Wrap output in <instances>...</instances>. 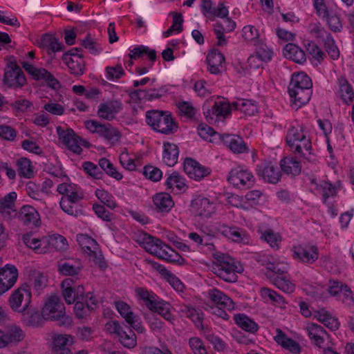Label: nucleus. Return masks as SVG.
I'll return each mask as SVG.
<instances>
[{"instance_id":"obj_1","label":"nucleus","mask_w":354,"mask_h":354,"mask_svg":"<svg viewBox=\"0 0 354 354\" xmlns=\"http://www.w3.org/2000/svg\"><path fill=\"white\" fill-rule=\"evenodd\" d=\"M312 85L310 78L304 73L292 74L288 91L293 108L299 109L309 102Z\"/></svg>"},{"instance_id":"obj_2","label":"nucleus","mask_w":354,"mask_h":354,"mask_svg":"<svg viewBox=\"0 0 354 354\" xmlns=\"http://www.w3.org/2000/svg\"><path fill=\"white\" fill-rule=\"evenodd\" d=\"M141 245L147 252L168 262H178L180 259V255L170 246L147 234H143Z\"/></svg>"},{"instance_id":"obj_3","label":"nucleus","mask_w":354,"mask_h":354,"mask_svg":"<svg viewBox=\"0 0 354 354\" xmlns=\"http://www.w3.org/2000/svg\"><path fill=\"white\" fill-rule=\"evenodd\" d=\"M41 316L44 319L59 322L60 326H68L72 323L71 318L66 315L64 304L57 295H51L46 301Z\"/></svg>"},{"instance_id":"obj_4","label":"nucleus","mask_w":354,"mask_h":354,"mask_svg":"<svg viewBox=\"0 0 354 354\" xmlns=\"http://www.w3.org/2000/svg\"><path fill=\"white\" fill-rule=\"evenodd\" d=\"M146 122L153 129L165 134L173 133L178 128L170 114L157 110L147 112Z\"/></svg>"},{"instance_id":"obj_5","label":"nucleus","mask_w":354,"mask_h":354,"mask_svg":"<svg viewBox=\"0 0 354 354\" xmlns=\"http://www.w3.org/2000/svg\"><path fill=\"white\" fill-rule=\"evenodd\" d=\"M243 270L242 266L234 259L226 257L212 266V272L225 281L232 283L237 281V273Z\"/></svg>"},{"instance_id":"obj_6","label":"nucleus","mask_w":354,"mask_h":354,"mask_svg":"<svg viewBox=\"0 0 354 354\" xmlns=\"http://www.w3.org/2000/svg\"><path fill=\"white\" fill-rule=\"evenodd\" d=\"M85 127L92 133H97L107 144L113 145L120 138V131L110 124H102L94 120L85 122Z\"/></svg>"},{"instance_id":"obj_7","label":"nucleus","mask_w":354,"mask_h":354,"mask_svg":"<svg viewBox=\"0 0 354 354\" xmlns=\"http://www.w3.org/2000/svg\"><path fill=\"white\" fill-rule=\"evenodd\" d=\"M227 181L234 187L245 189L254 184V177L248 168L238 165L232 168L227 176Z\"/></svg>"},{"instance_id":"obj_8","label":"nucleus","mask_w":354,"mask_h":354,"mask_svg":"<svg viewBox=\"0 0 354 354\" xmlns=\"http://www.w3.org/2000/svg\"><path fill=\"white\" fill-rule=\"evenodd\" d=\"M77 241L91 261L100 268L105 266L99 245L95 239L86 234H79L77 236Z\"/></svg>"},{"instance_id":"obj_9","label":"nucleus","mask_w":354,"mask_h":354,"mask_svg":"<svg viewBox=\"0 0 354 354\" xmlns=\"http://www.w3.org/2000/svg\"><path fill=\"white\" fill-rule=\"evenodd\" d=\"M31 298L30 288L27 284H24L15 290L10 295L9 304L14 311L25 313L28 310L31 302Z\"/></svg>"},{"instance_id":"obj_10","label":"nucleus","mask_w":354,"mask_h":354,"mask_svg":"<svg viewBox=\"0 0 354 354\" xmlns=\"http://www.w3.org/2000/svg\"><path fill=\"white\" fill-rule=\"evenodd\" d=\"M56 131L59 140L70 151L77 154L82 152V146H85L86 142L77 136L73 129L69 128L65 129L61 127H57Z\"/></svg>"},{"instance_id":"obj_11","label":"nucleus","mask_w":354,"mask_h":354,"mask_svg":"<svg viewBox=\"0 0 354 354\" xmlns=\"http://www.w3.org/2000/svg\"><path fill=\"white\" fill-rule=\"evenodd\" d=\"M115 307L132 328L139 333H143L145 331L140 317L132 311L129 305L124 301H119L115 302Z\"/></svg>"},{"instance_id":"obj_12","label":"nucleus","mask_w":354,"mask_h":354,"mask_svg":"<svg viewBox=\"0 0 354 354\" xmlns=\"http://www.w3.org/2000/svg\"><path fill=\"white\" fill-rule=\"evenodd\" d=\"M262 196L263 192L261 190L254 189L248 192L241 198L237 195L232 196L230 203L239 208L249 210L259 205Z\"/></svg>"},{"instance_id":"obj_13","label":"nucleus","mask_w":354,"mask_h":354,"mask_svg":"<svg viewBox=\"0 0 354 354\" xmlns=\"http://www.w3.org/2000/svg\"><path fill=\"white\" fill-rule=\"evenodd\" d=\"M311 189L317 194L322 197V201L324 204H328V199L335 197L340 190L339 185H333L331 183L324 180H317L313 178L310 180Z\"/></svg>"},{"instance_id":"obj_14","label":"nucleus","mask_w":354,"mask_h":354,"mask_svg":"<svg viewBox=\"0 0 354 354\" xmlns=\"http://www.w3.org/2000/svg\"><path fill=\"white\" fill-rule=\"evenodd\" d=\"M24 337V332L17 325L10 326L4 330L0 329V348L17 345Z\"/></svg>"},{"instance_id":"obj_15","label":"nucleus","mask_w":354,"mask_h":354,"mask_svg":"<svg viewBox=\"0 0 354 354\" xmlns=\"http://www.w3.org/2000/svg\"><path fill=\"white\" fill-rule=\"evenodd\" d=\"M192 212L195 216L209 218L215 212L216 203L209 198L198 196L192 201Z\"/></svg>"},{"instance_id":"obj_16","label":"nucleus","mask_w":354,"mask_h":354,"mask_svg":"<svg viewBox=\"0 0 354 354\" xmlns=\"http://www.w3.org/2000/svg\"><path fill=\"white\" fill-rule=\"evenodd\" d=\"M75 303L74 313L77 317H86L91 310L97 308L98 301L93 292H87Z\"/></svg>"},{"instance_id":"obj_17","label":"nucleus","mask_w":354,"mask_h":354,"mask_svg":"<svg viewBox=\"0 0 354 354\" xmlns=\"http://www.w3.org/2000/svg\"><path fill=\"white\" fill-rule=\"evenodd\" d=\"M2 259L0 257V266ZM18 278V271L13 265L6 264L0 268V295L10 289L16 283Z\"/></svg>"},{"instance_id":"obj_18","label":"nucleus","mask_w":354,"mask_h":354,"mask_svg":"<svg viewBox=\"0 0 354 354\" xmlns=\"http://www.w3.org/2000/svg\"><path fill=\"white\" fill-rule=\"evenodd\" d=\"M4 82L11 87H21L26 83L25 75L15 62L8 63L4 73Z\"/></svg>"},{"instance_id":"obj_19","label":"nucleus","mask_w":354,"mask_h":354,"mask_svg":"<svg viewBox=\"0 0 354 354\" xmlns=\"http://www.w3.org/2000/svg\"><path fill=\"white\" fill-rule=\"evenodd\" d=\"M183 168L186 174L190 178L196 181L203 180L212 172L209 167L203 166L196 160L189 158L185 160Z\"/></svg>"},{"instance_id":"obj_20","label":"nucleus","mask_w":354,"mask_h":354,"mask_svg":"<svg viewBox=\"0 0 354 354\" xmlns=\"http://www.w3.org/2000/svg\"><path fill=\"white\" fill-rule=\"evenodd\" d=\"M335 93L337 97L342 100V103L350 105L354 101V89L348 80L340 76L337 78L335 88Z\"/></svg>"},{"instance_id":"obj_21","label":"nucleus","mask_w":354,"mask_h":354,"mask_svg":"<svg viewBox=\"0 0 354 354\" xmlns=\"http://www.w3.org/2000/svg\"><path fill=\"white\" fill-rule=\"evenodd\" d=\"M292 252L295 259L306 263H313L319 257L317 248L313 245L294 246Z\"/></svg>"},{"instance_id":"obj_22","label":"nucleus","mask_w":354,"mask_h":354,"mask_svg":"<svg viewBox=\"0 0 354 354\" xmlns=\"http://www.w3.org/2000/svg\"><path fill=\"white\" fill-rule=\"evenodd\" d=\"M218 232L233 242L243 244H248L250 242L248 234L237 227L221 225L218 227Z\"/></svg>"},{"instance_id":"obj_23","label":"nucleus","mask_w":354,"mask_h":354,"mask_svg":"<svg viewBox=\"0 0 354 354\" xmlns=\"http://www.w3.org/2000/svg\"><path fill=\"white\" fill-rule=\"evenodd\" d=\"M257 175L265 181L270 183H277L281 178V171L276 164L263 162L257 167Z\"/></svg>"},{"instance_id":"obj_24","label":"nucleus","mask_w":354,"mask_h":354,"mask_svg":"<svg viewBox=\"0 0 354 354\" xmlns=\"http://www.w3.org/2000/svg\"><path fill=\"white\" fill-rule=\"evenodd\" d=\"M62 295L65 301L68 304H73L84 295V287L82 286H74V282L71 279H65L62 283Z\"/></svg>"},{"instance_id":"obj_25","label":"nucleus","mask_w":354,"mask_h":354,"mask_svg":"<svg viewBox=\"0 0 354 354\" xmlns=\"http://www.w3.org/2000/svg\"><path fill=\"white\" fill-rule=\"evenodd\" d=\"M200 8L202 14L208 19L225 18L228 15V10L222 3L215 7L211 0H202Z\"/></svg>"},{"instance_id":"obj_26","label":"nucleus","mask_w":354,"mask_h":354,"mask_svg":"<svg viewBox=\"0 0 354 354\" xmlns=\"http://www.w3.org/2000/svg\"><path fill=\"white\" fill-rule=\"evenodd\" d=\"M17 194L11 192L0 197V215L6 219H10L17 214L15 201Z\"/></svg>"},{"instance_id":"obj_27","label":"nucleus","mask_w":354,"mask_h":354,"mask_svg":"<svg viewBox=\"0 0 354 354\" xmlns=\"http://www.w3.org/2000/svg\"><path fill=\"white\" fill-rule=\"evenodd\" d=\"M294 145L289 139H286V142L290 147L291 151L308 160L311 159L312 155V144L310 137H304L300 139H296Z\"/></svg>"},{"instance_id":"obj_28","label":"nucleus","mask_w":354,"mask_h":354,"mask_svg":"<svg viewBox=\"0 0 354 354\" xmlns=\"http://www.w3.org/2000/svg\"><path fill=\"white\" fill-rule=\"evenodd\" d=\"M22 67L24 70L30 75L35 80H44L49 84L54 85L57 84V80L45 68H37L30 62L23 61L21 62Z\"/></svg>"},{"instance_id":"obj_29","label":"nucleus","mask_w":354,"mask_h":354,"mask_svg":"<svg viewBox=\"0 0 354 354\" xmlns=\"http://www.w3.org/2000/svg\"><path fill=\"white\" fill-rule=\"evenodd\" d=\"M57 191L63 198H68L72 202H79L84 198L82 189L72 183H60L57 187Z\"/></svg>"},{"instance_id":"obj_30","label":"nucleus","mask_w":354,"mask_h":354,"mask_svg":"<svg viewBox=\"0 0 354 354\" xmlns=\"http://www.w3.org/2000/svg\"><path fill=\"white\" fill-rule=\"evenodd\" d=\"M274 341L291 354H300L301 348L299 342L288 337L281 329L276 330Z\"/></svg>"},{"instance_id":"obj_31","label":"nucleus","mask_w":354,"mask_h":354,"mask_svg":"<svg viewBox=\"0 0 354 354\" xmlns=\"http://www.w3.org/2000/svg\"><path fill=\"white\" fill-rule=\"evenodd\" d=\"M208 71L214 75L221 73L225 68V57L218 50L213 49L207 55Z\"/></svg>"},{"instance_id":"obj_32","label":"nucleus","mask_w":354,"mask_h":354,"mask_svg":"<svg viewBox=\"0 0 354 354\" xmlns=\"http://www.w3.org/2000/svg\"><path fill=\"white\" fill-rule=\"evenodd\" d=\"M122 106L118 100H108L101 103L98 107L97 115L102 119L111 120L122 109Z\"/></svg>"},{"instance_id":"obj_33","label":"nucleus","mask_w":354,"mask_h":354,"mask_svg":"<svg viewBox=\"0 0 354 354\" xmlns=\"http://www.w3.org/2000/svg\"><path fill=\"white\" fill-rule=\"evenodd\" d=\"M305 330L311 342L319 347H322L325 342V337L328 335L324 328L312 322H308L305 326Z\"/></svg>"},{"instance_id":"obj_34","label":"nucleus","mask_w":354,"mask_h":354,"mask_svg":"<svg viewBox=\"0 0 354 354\" xmlns=\"http://www.w3.org/2000/svg\"><path fill=\"white\" fill-rule=\"evenodd\" d=\"M265 266L268 270L279 274V276L286 273L290 268L286 259L279 256H268L265 261Z\"/></svg>"},{"instance_id":"obj_35","label":"nucleus","mask_w":354,"mask_h":354,"mask_svg":"<svg viewBox=\"0 0 354 354\" xmlns=\"http://www.w3.org/2000/svg\"><path fill=\"white\" fill-rule=\"evenodd\" d=\"M207 295L209 299L213 303L228 310H232L235 307V304L232 299L217 288H213L209 289L207 291Z\"/></svg>"},{"instance_id":"obj_36","label":"nucleus","mask_w":354,"mask_h":354,"mask_svg":"<svg viewBox=\"0 0 354 354\" xmlns=\"http://www.w3.org/2000/svg\"><path fill=\"white\" fill-rule=\"evenodd\" d=\"M62 60L71 74L79 76L84 73V62L82 55L63 54Z\"/></svg>"},{"instance_id":"obj_37","label":"nucleus","mask_w":354,"mask_h":354,"mask_svg":"<svg viewBox=\"0 0 354 354\" xmlns=\"http://www.w3.org/2000/svg\"><path fill=\"white\" fill-rule=\"evenodd\" d=\"M313 318L322 323L325 326L332 330H335L339 328V323L337 318L325 308L314 310Z\"/></svg>"},{"instance_id":"obj_38","label":"nucleus","mask_w":354,"mask_h":354,"mask_svg":"<svg viewBox=\"0 0 354 354\" xmlns=\"http://www.w3.org/2000/svg\"><path fill=\"white\" fill-rule=\"evenodd\" d=\"M165 185L166 189L175 193L184 192L187 189L185 179L176 172L167 176Z\"/></svg>"},{"instance_id":"obj_39","label":"nucleus","mask_w":354,"mask_h":354,"mask_svg":"<svg viewBox=\"0 0 354 354\" xmlns=\"http://www.w3.org/2000/svg\"><path fill=\"white\" fill-rule=\"evenodd\" d=\"M39 46L47 51L48 55L63 50V44L55 36L50 34L44 35L39 41Z\"/></svg>"},{"instance_id":"obj_40","label":"nucleus","mask_w":354,"mask_h":354,"mask_svg":"<svg viewBox=\"0 0 354 354\" xmlns=\"http://www.w3.org/2000/svg\"><path fill=\"white\" fill-rule=\"evenodd\" d=\"M223 143L234 153H241L247 151V146L243 139L236 135H223Z\"/></svg>"},{"instance_id":"obj_41","label":"nucleus","mask_w":354,"mask_h":354,"mask_svg":"<svg viewBox=\"0 0 354 354\" xmlns=\"http://www.w3.org/2000/svg\"><path fill=\"white\" fill-rule=\"evenodd\" d=\"M179 155V149L174 143L165 142L163 144L162 161L169 167L174 166L177 162Z\"/></svg>"},{"instance_id":"obj_42","label":"nucleus","mask_w":354,"mask_h":354,"mask_svg":"<svg viewBox=\"0 0 354 354\" xmlns=\"http://www.w3.org/2000/svg\"><path fill=\"white\" fill-rule=\"evenodd\" d=\"M43 245H45L46 252L53 248L63 250L67 248V241L60 234H52L43 237Z\"/></svg>"},{"instance_id":"obj_43","label":"nucleus","mask_w":354,"mask_h":354,"mask_svg":"<svg viewBox=\"0 0 354 354\" xmlns=\"http://www.w3.org/2000/svg\"><path fill=\"white\" fill-rule=\"evenodd\" d=\"M136 292L138 299L142 301L150 310H153V309L155 308L156 305L160 299V298L152 291L144 288H137Z\"/></svg>"},{"instance_id":"obj_44","label":"nucleus","mask_w":354,"mask_h":354,"mask_svg":"<svg viewBox=\"0 0 354 354\" xmlns=\"http://www.w3.org/2000/svg\"><path fill=\"white\" fill-rule=\"evenodd\" d=\"M153 202L156 208L160 212H168L174 205L171 196L165 192L156 194L153 197Z\"/></svg>"},{"instance_id":"obj_45","label":"nucleus","mask_w":354,"mask_h":354,"mask_svg":"<svg viewBox=\"0 0 354 354\" xmlns=\"http://www.w3.org/2000/svg\"><path fill=\"white\" fill-rule=\"evenodd\" d=\"M283 55L289 59L299 64L306 61V55L303 50L292 43L287 44L283 48Z\"/></svg>"},{"instance_id":"obj_46","label":"nucleus","mask_w":354,"mask_h":354,"mask_svg":"<svg viewBox=\"0 0 354 354\" xmlns=\"http://www.w3.org/2000/svg\"><path fill=\"white\" fill-rule=\"evenodd\" d=\"M129 57L131 59H136L144 56L153 64L156 59V52L153 49H150L149 47L143 45L134 46L132 49L129 50Z\"/></svg>"},{"instance_id":"obj_47","label":"nucleus","mask_w":354,"mask_h":354,"mask_svg":"<svg viewBox=\"0 0 354 354\" xmlns=\"http://www.w3.org/2000/svg\"><path fill=\"white\" fill-rule=\"evenodd\" d=\"M19 218L26 225H37L39 221V214L33 207L24 205L19 212Z\"/></svg>"},{"instance_id":"obj_48","label":"nucleus","mask_w":354,"mask_h":354,"mask_svg":"<svg viewBox=\"0 0 354 354\" xmlns=\"http://www.w3.org/2000/svg\"><path fill=\"white\" fill-rule=\"evenodd\" d=\"M260 294L266 301H270L273 305L281 308H284L286 307V302L285 299L274 290L268 288H261L260 290Z\"/></svg>"},{"instance_id":"obj_49","label":"nucleus","mask_w":354,"mask_h":354,"mask_svg":"<svg viewBox=\"0 0 354 354\" xmlns=\"http://www.w3.org/2000/svg\"><path fill=\"white\" fill-rule=\"evenodd\" d=\"M182 313L190 319L198 328L203 329V313L201 309L190 306H184L181 309Z\"/></svg>"},{"instance_id":"obj_50","label":"nucleus","mask_w":354,"mask_h":354,"mask_svg":"<svg viewBox=\"0 0 354 354\" xmlns=\"http://www.w3.org/2000/svg\"><path fill=\"white\" fill-rule=\"evenodd\" d=\"M24 244L33 250L36 253H46L45 245H43V238L38 239L32 234H26L22 236Z\"/></svg>"},{"instance_id":"obj_51","label":"nucleus","mask_w":354,"mask_h":354,"mask_svg":"<svg viewBox=\"0 0 354 354\" xmlns=\"http://www.w3.org/2000/svg\"><path fill=\"white\" fill-rule=\"evenodd\" d=\"M232 106L247 115H254L258 111L257 104L251 100H238L232 103Z\"/></svg>"},{"instance_id":"obj_52","label":"nucleus","mask_w":354,"mask_h":354,"mask_svg":"<svg viewBox=\"0 0 354 354\" xmlns=\"http://www.w3.org/2000/svg\"><path fill=\"white\" fill-rule=\"evenodd\" d=\"M232 107L226 100L219 99L214 102L211 112L216 118H225L230 113Z\"/></svg>"},{"instance_id":"obj_53","label":"nucleus","mask_w":354,"mask_h":354,"mask_svg":"<svg viewBox=\"0 0 354 354\" xmlns=\"http://www.w3.org/2000/svg\"><path fill=\"white\" fill-rule=\"evenodd\" d=\"M281 169L288 174L297 175L301 171V163L293 157H286L281 160Z\"/></svg>"},{"instance_id":"obj_54","label":"nucleus","mask_w":354,"mask_h":354,"mask_svg":"<svg viewBox=\"0 0 354 354\" xmlns=\"http://www.w3.org/2000/svg\"><path fill=\"white\" fill-rule=\"evenodd\" d=\"M16 165L17 167V171L20 176L30 178L34 175V167L31 161L27 158H19Z\"/></svg>"},{"instance_id":"obj_55","label":"nucleus","mask_w":354,"mask_h":354,"mask_svg":"<svg viewBox=\"0 0 354 354\" xmlns=\"http://www.w3.org/2000/svg\"><path fill=\"white\" fill-rule=\"evenodd\" d=\"M236 324L245 331L254 333L258 330L257 324L244 314L234 315Z\"/></svg>"},{"instance_id":"obj_56","label":"nucleus","mask_w":354,"mask_h":354,"mask_svg":"<svg viewBox=\"0 0 354 354\" xmlns=\"http://www.w3.org/2000/svg\"><path fill=\"white\" fill-rule=\"evenodd\" d=\"M260 238L269 244L271 248L276 250L279 248L281 238L279 233L272 230H266L261 232Z\"/></svg>"},{"instance_id":"obj_57","label":"nucleus","mask_w":354,"mask_h":354,"mask_svg":"<svg viewBox=\"0 0 354 354\" xmlns=\"http://www.w3.org/2000/svg\"><path fill=\"white\" fill-rule=\"evenodd\" d=\"M309 136L306 129L301 124H295L294 125H291L288 130L286 134V139H289V140L292 142H295L296 139H300L304 137Z\"/></svg>"},{"instance_id":"obj_58","label":"nucleus","mask_w":354,"mask_h":354,"mask_svg":"<svg viewBox=\"0 0 354 354\" xmlns=\"http://www.w3.org/2000/svg\"><path fill=\"white\" fill-rule=\"evenodd\" d=\"M99 165L107 175L117 180L122 179V174L118 171L111 161L105 158H100L99 160Z\"/></svg>"},{"instance_id":"obj_59","label":"nucleus","mask_w":354,"mask_h":354,"mask_svg":"<svg viewBox=\"0 0 354 354\" xmlns=\"http://www.w3.org/2000/svg\"><path fill=\"white\" fill-rule=\"evenodd\" d=\"M242 34L244 39L253 46L257 45L262 40L257 29L251 25L244 26L242 29Z\"/></svg>"},{"instance_id":"obj_60","label":"nucleus","mask_w":354,"mask_h":354,"mask_svg":"<svg viewBox=\"0 0 354 354\" xmlns=\"http://www.w3.org/2000/svg\"><path fill=\"white\" fill-rule=\"evenodd\" d=\"M273 284L284 292L290 293L295 290V286L286 276H277L273 279Z\"/></svg>"},{"instance_id":"obj_61","label":"nucleus","mask_w":354,"mask_h":354,"mask_svg":"<svg viewBox=\"0 0 354 354\" xmlns=\"http://www.w3.org/2000/svg\"><path fill=\"white\" fill-rule=\"evenodd\" d=\"M152 311L158 313L165 320L169 322L174 320V316L171 313V305L162 299H160Z\"/></svg>"},{"instance_id":"obj_62","label":"nucleus","mask_w":354,"mask_h":354,"mask_svg":"<svg viewBox=\"0 0 354 354\" xmlns=\"http://www.w3.org/2000/svg\"><path fill=\"white\" fill-rule=\"evenodd\" d=\"M81 269L80 262L64 261L58 266V270L64 275L77 274Z\"/></svg>"},{"instance_id":"obj_63","label":"nucleus","mask_w":354,"mask_h":354,"mask_svg":"<svg viewBox=\"0 0 354 354\" xmlns=\"http://www.w3.org/2000/svg\"><path fill=\"white\" fill-rule=\"evenodd\" d=\"M322 19L326 21V24L328 28L335 32H339L342 31L343 25L340 17L330 11L327 17H324Z\"/></svg>"},{"instance_id":"obj_64","label":"nucleus","mask_w":354,"mask_h":354,"mask_svg":"<svg viewBox=\"0 0 354 354\" xmlns=\"http://www.w3.org/2000/svg\"><path fill=\"white\" fill-rule=\"evenodd\" d=\"M95 196L105 205L111 209L117 207V203L112 194L104 189H97L95 192Z\"/></svg>"}]
</instances>
